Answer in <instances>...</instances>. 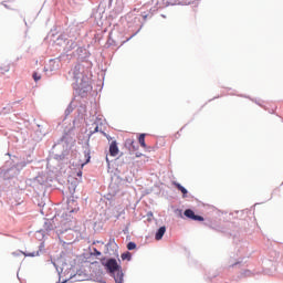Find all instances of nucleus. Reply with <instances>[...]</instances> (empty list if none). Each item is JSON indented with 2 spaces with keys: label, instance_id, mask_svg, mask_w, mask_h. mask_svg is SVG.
Here are the masks:
<instances>
[{
  "label": "nucleus",
  "instance_id": "obj_1",
  "mask_svg": "<svg viewBox=\"0 0 283 283\" xmlns=\"http://www.w3.org/2000/svg\"><path fill=\"white\" fill-rule=\"evenodd\" d=\"M105 266L116 283H123V271H120V265H118L116 259H108Z\"/></svg>",
  "mask_w": 283,
  "mask_h": 283
},
{
  "label": "nucleus",
  "instance_id": "obj_2",
  "mask_svg": "<svg viewBox=\"0 0 283 283\" xmlns=\"http://www.w3.org/2000/svg\"><path fill=\"white\" fill-rule=\"evenodd\" d=\"M184 216H186V218H189L190 220H195L197 222H205V218L202 216L196 214V212H193V210H191V209L185 210Z\"/></svg>",
  "mask_w": 283,
  "mask_h": 283
},
{
  "label": "nucleus",
  "instance_id": "obj_3",
  "mask_svg": "<svg viewBox=\"0 0 283 283\" xmlns=\"http://www.w3.org/2000/svg\"><path fill=\"white\" fill-rule=\"evenodd\" d=\"M120 150L118 149V143L116 140H113L109 145V155L115 158V156H118V153Z\"/></svg>",
  "mask_w": 283,
  "mask_h": 283
},
{
  "label": "nucleus",
  "instance_id": "obj_4",
  "mask_svg": "<svg viewBox=\"0 0 283 283\" xmlns=\"http://www.w3.org/2000/svg\"><path fill=\"white\" fill-rule=\"evenodd\" d=\"M172 185L174 187H176V189H178V191H181V193L184 195V198H187L188 191L186 190L185 187H182V185L178 184L177 181H174Z\"/></svg>",
  "mask_w": 283,
  "mask_h": 283
},
{
  "label": "nucleus",
  "instance_id": "obj_5",
  "mask_svg": "<svg viewBox=\"0 0 283 283\" xmlns=\"http://www.w3.org/2000/svg\"><path fill=\"white\" fill-rule=\"evenodd\" d=\"M166 231H167V228L160 227L157 233L155 234V240H163V235H165Z\"/></svg>",
  "mask_w": 283,
  "mask_h": 283
},
{
  "label": "nucleus",
  "instance_id": "obj_6",
  "mask_svg": "<svg viewBox=\"0 0 283 283\" xmlns=\"http://www.w3.org/2000/svg\"><path fill=\"white\" fill-rule=\"evenodd\" d=\"M10 72V64H2L0 66V74H8Z\"/></svg>",
  "mask_w": 283,
  "mask_h": 283
},
{
  "label": "nucleus",
  "instance_id": "obj_7",
  "mask_svg": "<svg viewBox=\"0 0 283 283\" xmlns=\"http://www.w3.org/2000/svg\"><path fill=\"white\" fill-rule=\"evenodd\" d=\"M138 143H139L140 147H143L144 149L147 148V144L145 143V134L139 135Z\"/></svg>",
  "mask_w": 283,
  "mask_h": 283
},
{
  "label": "nucleus",
  "instance_id": "obj_8",
  "mask_svg": "<svg viewBox=\"0 0 283 283\" xmlns=\"http://www.w3.org/2000/svg\"><path fill=\"white\" fill-rule=\"evenodd\" d=\"M70 205L76 206V201L71 200V201H69V207H70ZM74 211H78V207H74L72 209L69 208V213H74Z\"/></svg>",
  "mask_w": 283,
  "mask_h": 283
},
{
  "label": "nucleus",
  "instance_id": "obj_9",
  "mask_svg": "<svg viewBox=\"0 0 283 283\" xmlns=\"http://www.w3.org/2000/svg\"><path fill=\"white\" fill-rule=\"evenodd\" d=\"M33 81H35V83H39V81H41V74H39L38 72L33 73Z\"/></svg>",
  "mask_w": 283,
  "mask_h": 283
},
{
  "label": "nucleus",
  "instance_id": "obj_10",
  "mask_svg": "<svg viewBox=\"0 0 283 283\" xmlns=\"http://www.w3.org/2000/svg\"><path fill=\"white\" fill-rule=\"evenodd\" d=\"M122 260H132V253L126 252V253L122 254Z\"/></svg>",
  "mask_w": 283,
  "mask_h": 283
},
{
  "label": "nucleus",
  "instance_id": "obj_11",
  "mask_svg": "<svg viewBox=\"0 0 283 283\" xmlns=\"http://www.w3.org/2000/svg\"><path fill=\"white\" fill-rule=\"evenodd\" d=\"M84 156H85V158H86V161H85L84 164H82V167H85V165H87V163H90V158H92V157L90 156V153H84Z\"/></svg>",
  "mask_w": 283,
  "mask_h": 283
},
{
  "label": "nucleus",
  "instance_id": "obj_12",
  "mask_svg": "<svg viewBox=\"0 0 283 283\" xmlns=\"http://www.w3.org/2000/svg\"><path fill=\"white\" fill-rule=\"evenodd\" d=\"M127 249H128V251H134V249H136V244L134 242H129L127 244Z\"/></svg>",
  "mask_w": 283,
  "mask_h": 283
},
{
  "label": "nucleus",
  "instance_id": "obj_13",
  "mask_svg": "<svg viewBox=\"0 0 283 283\" xmlns=\"http://www.w3.org/2000/svg\"><path fill=\"white\" fill-rule=\"evenodd\" d=\"M20 253H21L22 255H24L25 258H34V255H36L34 252H33V253H25V252H23V251H20Z\"/></svg>",
  "mask_w": 283,
  "mask_h": 283
},
{
  "label": "nucleus",
  "instance_id": "obj_14",
  "mask_svg": "<svg viewBox=\"0 0 283 283\" xmlns=\"http://www.w3.org/2000/svg\"><path fill=\"white\" fill-rule=\"evenodd\" d=\"M94 255H101V251L94 249Z\"/></svg>",
  "mask_w": 283,
  "mask_h": 283
},
{
  "label": "nucleus",
  "instance_id": "obj_15",
  "mask_svg": "<svg viewBox=\"0 0 283 283\" xmlns=\"http://www.w3.org/2000/svg\"><path fill=\"white\" fill-rule=\"evenodd\" d=\"M132 147H133V149H136V146H134V142H132Z\"/></svg>",
  "mask_w": 283,
  "mask_h": 283
},
{
  "label": "nucleus",
  "instance_id": "obj_16",
  "mask_svg": "<svg viewBox=\"0 0 283 283\" xmlns=\"http://www.w3.org/2000/svg\"><path fill=\"white\" fill-rule=\"evenodd\" d=\"M77 176H83V172H82V171H80V172L77 174Z\"/></svg>",
  "mask_w": 283,
  "mask_h": 283
},
{
  "label": "nucleus",
  "instance_id": "obj_17",
  "mask_svg": "<svg viewBox=\"0 0 283 283\" xmlns=\"http://www.w3.org/2000/svg\"><path fill=\"white\" fill-rule=\"evenodd\" d=\"M137 158H140V154H137Z\"/></svg>",
  "mask_w": 283,
  "mask_h": 283
},
{
  "label": "nucleus",
  "instance_id": "obj_18",
  "mask_svg": "<svg viewBox=\"0 0 283 283\" xmlns=\"http://www.w3.org/2000/svg\"><path fill=\"white\" fill-rule=\"evenodd\" d=\"M137 158H140V154H137Z\"/></svg>",
  "mask_w": 283,
  "mask_h": 283
}]
</instances>
